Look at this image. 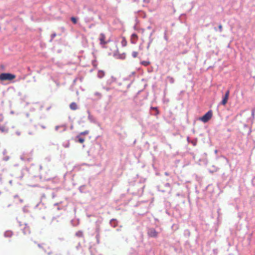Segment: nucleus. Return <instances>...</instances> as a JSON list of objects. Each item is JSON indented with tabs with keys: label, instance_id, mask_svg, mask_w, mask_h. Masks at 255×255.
Wrapping results in <instances>:
<instances>
[{
	"label": "nucleus",
	"instance_id": "15",
	"mask_svg": "<svg viewBox=\"0 0 255 255\" xmlns=\"http://www.w3.org/2000/svg\"><path fill=\"white\" fill-rule=\"evenodd\" d=\"M72 21L74 23H76L77 22V20H76V18L75 17H72L71 18Z\"/></svg>",
	"mask_w": 255,
	"mask_h": 255
},
{
	"label": "nucleus",
	"instance_id": "22",
	"mask_svg": "<svg viewBox=\"0 0 255 255\" xmlns=\"http://www.w3.org/2000/svg\"><path fill=\"white\" fill-rule=\"evenodd\" d=\"M81 234H82V233H81V232H79V233H77L76 234V235H77V236H80V235H81Z\"/></svg>",
	"mask_w": 255,
	"mask_h": 255
},
{
	"label": "nucleus",
	"instance_id": "10",
	"mask_svg": "<svg viewBox=\"0 0 255 255\" xmlns=\"http://www.w3.org/2000/svg\"><path fill=\"white\" fill-rule=\"evenodd\" d=\"M127 41L126 40V39L124 37L122 38V41H121V44L123 46H126L127 45Z\"/></svg>",
	"mask_w": 255,
	"mask_h": 255
},
{
	"label": "nucleus",
	"instance_id": "6",
	"mask_svg": "<svg viewBox=\"0 0 255 255\" xmlns=\"http://www.w3.org/2000/svg\"><path fill=\"white\" fill-rule=\"evenodd\" d=\"M228 99V97H227V96H224L222 101L221 104L223 105H225L227 103Z\"/></svg>",
	"mask_w": 255,
	"mask_h": 255
},
{
	"label": "nucleus",
	"instance_id": "9",
	"mask_svg": "<svg viewBox=\"0 0 255 255\" xmlns=\"http://www.w3.org/2000/svg\"><path fill=\"white\" fill-rule=\"evenodd\" d=\"M105 75V73L103 71H99L98 73V76L99 78H101L103 77Z\"/></svg>",
	"mask_w": 255,
	"mask_h": 255
},
{
	"label": "nucleus",
	"instance_id": "23",
	"mask_svg": "<svg viewBox=\"0 0 255 255\" xmlns=\"http://www.w3.org/2000/svg\"><path fill=\"white\" fill-rule=\"evenodd\" d=\"M219 29H220V30L221 31L222 28V25H220V26H219Z\"/></svg>",
	"mask_w": 255,
	"mask_h": 255
},
{
	"label": "nucleus",
	"instance_id": "1",
	"mask_svg": "<svg viewBox=\"0 0 255 255\" xmlns=\"http://www.w3.org/2000/svg\"><path fill=\"white\" fill-rule=\"evenodd\" d=\"M15 78L13 74L7 73H3L0 74V80L1 81H10Z\"/></svg>",
	"mask_w": 255,
	"mask_h": 255
},
{
	"label": "nucleus",
	"instance_id": "14",
	"mask_svg": "<svg viewBox=\"0 0 255 255\" xmlns=\"http://www.w3.org/2000/svg\"><path fill=\"white\" fill-rule=\"evenodd\" d=\"M137 55H138V53H137V52L133 51V52H132V57H134V58L136 57H137Z\"/></svg>",
	"mask_w": 255,
	"mask_h": 255
},
{
	"label": "nucleus",
	"instance_id": "20",
	"mask_svg": "<svg viewBox=\"0 0 255 255\" xmlns=\"http://www.w3.org/2000/svg\"><path fill=\"white\" fill-rule=\"evenodd\" d=\"M151 41H151V40H150V42H149L148 44L147 45V49H148V48H149V46H150V43H151Z\"/></svg>",
	"mask_w": 255,
	"mask_h": 255
},
{
	"label": "nucleus",
	"instance_id": "16",
	"mask_svg": "<svg viewBox=\"0 0 255 255\" xmlns=\"http://www.w3.org/2000/svg\"><path fill=\"white\" fill-rule=\"evenodd\" d=\"M78 140L80 143H83L84 141V139L83 138H79Z\"/></svg>",
	"mask_w": 255,
	"mask_h": 255
},
{
	"label": "nucleus",
	"instance_id": "17",
	"mask_svg": "<svg viewBox=\"0 0 255 255\" xmlns=\"http://www.w3.org/2000/svg\"><path fill=\"white\" fill-rule=\"evenodd\" d=\"M89 133L88 131H85L81 133V134H87Z\"/></svg>",
	"mask_w": 255,
	"mask_h": 255
},
{
	"label": "nucleus",
	"instance_id": "11",
	"mask_svg": "<svg viewBox=\"0 0 255 255\" xmlns=\"http://www.w3.org/2000/svg\"><path fill=\"white\" fill-rule=\"evenodd\" d=\"M60 128H62V131H65L66 130V127L64 126H56L55 127V129L58 130Z\"/></svg>",
	"mask_w": 255,
	"mask_h": 255
},
{
	"label": "nucleus",
	"instance_id": "19",
	"mask_svg": "<svg viewBox=\"0 0 255 255\" xmlns=\"http://www.w3.org/2000/svg\"><path fill=\"white\" fill-rule=\"evenodd\" d=\"M142 0L145 3H148L150 1V0Z\"/></svg>",
	"mask_w": 255,
	"mask_h": 255
},
{
	"label": "nucleus",
	"instance_id": "2",
	"mask_svg": "<svg viewBox=\"0 0 255 255\" xmlns=\"http://www.w3.org/2000/svg\"><path fill=\"white\" fill-rule=\"evenodd\" d=\"M212 117V112L211 111H208L205 115L200 118L199 120L204 123L208 122Z\"/></svg>",
	"mask_w": 255,
	"mask_h": 255
},
{
	"label": "nucleus",
	"instance_id": "7",
	"mask_svg": "<svg viewBox=\"0 0 255 255\" xmlns=\"http://www.w3.org/2000/svg\"><path fill=\"white\" fill-rule=\"evenodd\" d=\"M3 119V116H2V115L0 114V123H1V122H2ZM0 130L2 132L6 131L7 130V129H5V128H1V127H0Z\"/></svg>",
	"mask_w": 255,
	"mask_h": 255
},
{
	"label": "nucleus",
	"instance_id": "3",
	"mask_svg": "<svg viewBox=\"0 0 255 255\" xmlns=\"http://www.w3.org/2000/svg\"><path fill=\"white\" fill-rule=\"evenodd\" d=\"M148 234L151 237H156L158 233L154 229H150L148 231Z\"/></svg>",
	"mask_w": 255,
	"mask_h": 255
},
{
	"label": "nucleus",
	"instance_id": "12",
	"mask_svg": "<svg viewBox=\"0 0 255 255\" xmlns=\"http://www.w3.org/2000/svg\"><path fill=\"white\" fill-rule=\"evenodd\" d=\"M12 235V233L10 231H6L4 233L5 237H11Z\"/></svg>",
	"mask_w": 255,
	"mask_h": 255
},
{
	"label": "nucleus",
	"instance_id": "4",
	"mask_svg": "<svg viewBox=\"0 0 255 255\" xmlns=\"http://www.w3.org/2000/svg\"><path fill=\"white\" fill-rule=\"evenodd\" d=\"M100 44L102 45H105L107 42L105 41V36L103 34H101L99 37Z\"/></svg>",
	"mask_w": 255,
	"mask_h": 255
},
{
	"label": "nucleus",
	"instance_id": "18",
	"mask_svg": "<svg viewBox=\"0 0 255 255\" xmlns=\"http://www.w3.org/2000/svg\"><path fill=\"white\" fill-rule=\"evenodd\" d=\"M229 94H230V92H229V90H228V91L226 92V94H225V96H227V97H229Z\"/></svg>",
	"mask_w": 255,
	"mask_h": 255
},
{
	"label": "nucleus",
	"instance_id": "25",
	"mask_svg": "<svg viewBox=\"0 0 255 255\" xmlns=\"http://www.w3.org/2000/svg\"><path fill=\"white\" fill-rule=\"evenodd\" d=\"M252 114H253V115H254V111H253Z\"/></svg>",
	"mask_w": 255,
	"mask_h": 255
},
{
	"label": "nucleus",
	"instance_id": "13",
	"mask_svg": "<svg viewBox=\"0 0 255 255\" xmlns=\"http://www.w3.org/2000/svg\"><path fill=\"white\" fill-rule=\"evenodd\" d=\"M141 64L143 65L146 66H148L150 64V63L149 61H143L141 62Z\"/></svg>",
	"mask_w": 255,
	"mask_h": 255
},
{
	"label": "nucleus",
	"instance_id": "8",
	"mask_svg": "<svg viewBox=\"0 0 255 255\" xmlns=\"http://www.w3.org/2000/svg\"><path fill=\"white\" fill-rule=\"evenodd\" d=\"M70 107L71 109L75 110L77 109V106L75 103H72L70 104Z\"/></svg>",
	"mask_w": 255,
	"mask_h": 255
},
{
	"label": "nucleus",
	"instance_id": "21",
	"mask_svg": "<svg viewBox=\"0 0 255 255\" xmlns=\"http://www.w3.org/2000/svg\"><path fill=\"white\" fill-rule=\"evenodd\" d=\"M169 79L171 83L173 82V79L172 78H169Z\"/></svg>",
	"mask_w": 255,
	"mask_h": 255
},
{
	"label": "nucleus",
	"instance_id": "5",
	"mask_svg": "<svg viewBox=\"0 0 255 255\" xmlns=\"http://www.w3.org/2000/svg\"><path fill=\"white\" fill-rule=\"evenodd\" d=\"M138 37L136 34H132L131 36V42L133 44L136 43Z\"/></svg>",
	"mask_w": 255,
	"mask_h": 255
},
{
	"label": "nucleus",
	"instance_id": "24",
	"mask_svg": "<svg viewBox=\"0 0 255 255\" xmlns=\"http://www.w3.org/2000/svg\"><path fill=\"white\" fill-rule=\"evenodd\" d=\"M55 35H56L55 34H53L52 35V37H54L55 36Z\"/></svg>",
	"mask_w": 255,
	"mask_h": 255
}]
</instances>
